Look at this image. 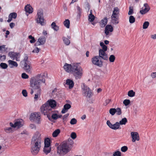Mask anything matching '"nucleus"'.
Listing matches in <instances>:
<instances>
[{
    "label": "nucleus",
    "instance_id": "obj_1",
    "mask_svg": "<svg viewBox=\"0 0 156 156\" xmlns=\"http://www.w3.org/2000/svg\"><path fill=\"white\" fill-rule=\"evenodd\" d=\"M47 76L46 72L39 74L31 78L30 80V87L34 90H37V93L35 94L34 99L37 100L38 99L39 95H40L41 90V86L42 83L46 85L45 78Z\"/></svg>",
    "mask_w": 156,
    "mask_h": 156
},
{
    "label": "nucleus",
    "instance_id": "obj_2",
    "mask_svg": "<svg viewBox=\"0 0 156 156\" xmlns=\"http://www.w3.org/2000/svg\"><path fill=\"white\" fill-rule=\"evenodd\" d=\"M73 144V141L70 138L63 142L57 147V153L60 156L64 155L70 151Z\"/></svg>",
    "mask_w": 156,
    "mask_h": 156
},
{
    "label": "nucleus",
    "instance_id": "obj_3",
    "mask_svg": "<svg viewBox=\"0 0 156 156\" xmlns=\"http://www.w3.org/2000/svg\"><path fill=\"white\" fill-rule=\"evenodd\" d=\"M71 72L76 79H80L83 74L82 68L77 63L72 64Z\"/></svg>",
    "mask_w": 156,
    "mask_h": 156
},
{
    "label": "nucleus",
    "instance_id": "obj_4",
    "mask_svg": "<svg viewBox=\"0 0 156 156\" xmlns=\"http://www.w3.org/2000/svg\"><path fill=\"white\" fill-rule=\"evenodd\" d=\"M43 142L40 134L39 132H37L32 139L31 144L37 147H41V143Z\"/></svg>",
    "mask_w": 156,
    "mask_h": 156
},
{
    "label": "nucleus",
    "instance_id": "obj_5",
    "mask_svg": "<svg viewBox=\"0 0 156 156\" xmlns=\"http://www.w3.org/2000/svg\"><path fill=\"white\" fill-rule=\"evenodd\" d=\"M37 15L38 17L37 19V23L41 26L45 25L46 23L44 20L43 10L41 9L38 10L37 12Z\"/></svg>",
    "mask_w": 156,
    "mask_h": 156
},
{
    "label": "nucleus",
    "instance_id": "obj_6",
    "mask_svg": "<svg viewBox=\"0 0 156 156\" xmlns=\"http://www.w3.org/2000/svg\"><path fill=\"white\" fill-rule=\"evenodd\" d=\"M40 109L41 113L44 115L47 114H50L52 112L51 107L46 102L41 106Z\"/></svg>",
    "mask_w": 156,
    "mask_h": 156
},
{
    "label": "nucleus",
    "instance_id": "obj_7",
    "mask_svg": "<svg viewBox=\"0 0 156 156\" xmlns=\"http://www.w3.org/2000/svg\"><path fill=\"white\" fill-rule=\"evenodd\" d=\"M83 95L86 97L90 98L92 95L91 90L90 89L84 84L82 86Z\"/></svg>",
    "mask_w": 156,
    "mask_h": 156
},
{
    "label": "nucleus",
    "instance_id": "obj_8",
    "mask_svg": "<svg viewBox=\"0 0 156 156\" xmlns=\"http://www.w3.org/2000/svg\"><path fill=\"white\" fill-rule=\"evenodd\" d=\"M40 118V114L38 112L31 113L30 117V120H33L37 124L41 123Z\"/></svg>",
    "mask_w": 156,
    "mask_h": 156
},
{
    "label": "nucleus",
    "instance_id": "obj_9",
    "mask_svg": "<svg viewBox=\"0 0 156 156\" xmlns=\"http://www.w3.org/2000/svg\"><path fill=\"white\" fill-rule=\"evenodd\" d=\"M91 61L93 64L99 67H101L103 65V62L100 60L99 56H98L93 57L91 59Z\"/></svg>",
    "mask_w": 156,
    "mask_h": 156
},
{
    "label": "nucleus",
    "instance_id": "obj_10",
    "mask_svg": "<svg viewBox=\"0 0 156 156\" xmlns=\"http://www.w3.org/2000/svg\"><path fill=\"white\" fill-rule=\"evenodd\" d=\"M106 124L109 127L112 129L116 130L119 129L120 124H119L118 122H116L114 124H112L110 121L108 120L106 122Z\"/></svg>",
    "mask_w": 156,
    "mask_h": 156
},
{
    "label": "nucleus",
    "instance_id": "obj_11",
    "mask_svg": "<svg viewBox=\"0 0 156 156\" xmlns=\"http://www.w3.org/2000/svg\"><path fill=\"white\" fill-rule=\"evenodd\" d=\"M46 38L44 36L40 37L38 39V41L35 44L34 46H37L44 44L46 42Z\"/></svg>",
    "mask_w": 156,
    "mask_h": 156
},
{
    "label": "nucleus",
    "instance_id": "obj_12",
    "mask_svg": "<svg viewBox=\"0 0 156 156\" xmlns=\"http://www.w3.org/2000/svg\"><path fill=\"white\" fill-rule=\"evenodd\" d=\"M105 52V51H104L101 49H100L99 50V56H99V58H101L104 60H108V57L107 54Z\"/></svg>",
    "mask_w": 156,
    "mask_h": 156
},
{
    "label": "nucleus",
    "instance_id": "obj_13",
    "mask_svg": "<svg viewBox=\"0 0 156 156\" xmlns=\"http://www.w3.org/2000/svg\"><path fill=\"white\" fill-rule=\"evenodd\" d=\"M132 141L134 142L136 141H139L140 140V137L138 133L137 132H132L131 133Z\"/></svg>",
    "mask_w": 156,
    "mask_h": 156
},
{
    "label": "nucleus",
    "instance_id": "obj_14",
    "mask_svg": "<svg viewBox=\"0 0 156 156\" xmlns=\"http://www.w3.org/2000/svg\"><path fill=\"white\" fill-rule=\"evenodd\" d=\"M22 65L23 66V69L26 72L28 73H31L32 70V68L30 66V62L28 63H26Z\"/></svg>",
    "mask_w": 156,
    "mask_h": 156
},
{
    "label": "nucleus",
    "instance_id": "obj_15",
    "mask_svg": "<svg viewBox=\"0 0 156 156\" xmlns=\"http://www.w3.org/2000/svg\"><path fill=\"white\" fill-rule=\"evenodd\" d=\"M46 103L48 105L51 107V110L56 105V102L54 100H49L46 102Z\"/></svg>",
    "mask_w": 156,
    "mask_h": 156
},
{
    "label": "nucleus",
    "instance_id": "obj_16",
    "mask_svg": "<svg viewBox=\"0 0 156 156\" xmlns=\"http://www.w3.org/2000/svg\"><path fill=\"white\" fill-rule=\"evenodd\" d=\"M41 147L32 145L31 148V152L33 155L37 154L39 152Z\"/></svg>",
    "mask_w": 156,
    "mask_h": 156
},
{
    "label": "nucleus",
    "instance_id": "obj_17",
    "mask_svg": "<svg viewBox=\"0 0 156 156\" xmlns=\"http://www.w3.org/2000/svg\"><path fill=\"white\" fill-rule=\"evenodd\" d=\"M145 8L140 11V13L142 14H144L147 12L150 9V7L147 4L145 3L144 4Z\"/></svg>",
    "mask_w": 156,
    "mask_h": 156
},
{
    "label": "nucleus",
    "instance_id": "obj_18",
    "mask_svg": "<svg viewBox=\"0 0 156 156\" xmlns=\"http://www.w3.org/2000/svg\"><path fill=\"white\" fill-rule=\"evenodd\" d=\"M113 28L111 25H108L105 28V33L106 35H108L109 34V32H112L113 31Z\"/></svg>",
    "mask_w": 156,
    "mask_h": 156
},
{
    "label": "nucleus",
    "instance_id": "obj_19",
    "mask_svg": "<svg viewBox=\"0 0 156 156\" xmlns=\"http://www.w3.org/2000/svg\"><path fill=\"white\" fill-rule=\"evenodd\" d=\"M8 62L9 64V66L11 68L16 67L18 66L17 63L16 62L12 60H8Z\"/></svg>",
    "mask_w": 156,
    "mask_h": 156
},
{
    "label": "nucleus",
    "instance_id": "obj_20",
    "mask_svg": "<svg viewBox=\"0 0 156 156\" xmlns=\"http://www.w3.org/2000/svg\"><path fill=\"white\" fill-rule=\"evenodd\" d=\"M72 67V64H69L66 63L64 66V68L66 71L68 73H70L71 72Z\"/></svg>",
    "mask_w": 156,
    "mask_h": 156
},
{
    "label": "nucleus",
    "instance_id": "obj_21",
    "mask_svg": "<svg viewBox=\"0 0 156 156\" xmlns=\"http://www.w3.org/2000/svg\"><path fill=\"white\" fill-rule=\"evenodd\" d=\"M66 84L69 86V88L70 89L72 88L74 85L73 81L70 79H68L66 80Z\"/></svg>",
    "mask_w": 156,
    "mask_h": 156
},
{
    "label": "nucleus",
    "instance_id": "obj_22",
    "mask_svg": "<svg viewBox=\"0 0 156 156\" xmlns=\"http://www.w3.org/2000/svg\"><path fill=\"white\" fill-rule=\"evenodd\" d=\"M112 22L114 24H117L119 23V16H111Z\"/></svg>",
    "mask_w": 156,
    "mask_h": 156
},
{
    "label": "nucleus",
    "instance_id": "obj_23",
    "mask_svg": "<svg viewBox=\"0 0 156 156\" xmlns=\"http://www.w3.org/2000/svg\"><path fill=\"white\" fill-rule=\"evenodd\" d=\"M17 17V14L15 12H12L11 13L9 16V19L7 20V22L9 23L10 22L12 18L16 19Z\"/></svg>",
    "mask_w": 156,
    "mask_h": 156
},
{
    "label": "nucleus",
    "instance_id": "obj_24",
    "mask_svg": "<svg viewBox=\"0 0 156 156\" xmlns=\"http://www.w3.org/2000/svg\"><path fill=\"white\" fill-rule=\"evenodd\" d=\"M71 107V105L68 104H66L64 106L63 108L62 109L61 112L62 113H65Z\"/></svg>",
    "mask_w": 156,
    "mask_h": 156
},
{
    "label": "nucleus",
    "instance_id": "obj_25",
    "mask_svg": "<svg viewBox=\"0 0 156 156\" xmlns=\"http://www.w3.org/2000/svg\"><path fill=\"white\" fill-rule=\"evenodd\" d=\"M25 9L26 12L29 13H32L33 11V9L29 4H27L25 7Z\"/></svg>",
    "mask_w": 156,
    "mask_h": 156
},
{
    "label": "nucleus",
    "instance_id": "obj_26",
    "mask_svg": "<svg viewBox=\"0 0 156 156\" xmlns=\"http://www.w3.org/2000/svg\"><path fill=\"white\" fill-rule=\"evenodd\" d=\"M23 124V120L22 119L20 121H17L15 122L16 127H17L18 128H20L22 126Z\"/></svg>",
    "mask_w": 156,
    "mask_h": 156
},
{
    "label": "nucleus",
    "instance_id": "obj_27",
    "mask_svg": "<svg viewBox=\"0 0 156 156\" xmlns=\"http://www.w3.org/2000/svg\"><path fill=\"white\" fill-rule=\"evenodd\" d=\"M92 10H90V13L88 15V20L90 22H93L94 20L95 19V16H94L92 14Z\"/></svg>",
    "mask_w": 156,
    "mask_h": 156
},
{
    "label": "nucleus",
    "instance_id": "obj_28",
    "mask_svg": "<svg viewBox=\"0 0 156 156\" xmlns=\"http://www.w3.org/2000/svg\"><path fill=\"white\" fill-rule=\"evenodd\" d=\"M51 148L50 146H44L43 151L46 154L50 153L51 151Z\"/></svg>",
    "mask_w": 156,
    "mask_h": 156
},
{
    "label": "nucleus",
    "instance_id": "obj_29",
    "mask_svg": "<svg viewBox=\"0 0 156 156\" xmlns=\"http://www.w3.org/2000/svg\"><path fill=\"white\" fill-rule=\"evenodd\" d=\"M119 9L117 7H115L112 12V16H119Z\"/></svg>",
    "mask_w": 156,
    "mask_h": 156
},
{
    "label": "nucleus",
    "instance_id": "obj_30",
    "mask_svg": "<svg viewBox=\"0 0 156 156\" xmlns=\"http://www.w3.org/2000/svg\"><path fill=\"white\" fill-rule=\"evenodd\" d=\"M107 21L108 20L107 17H105L104 19L102 20L100 23L101 27H104L107 24Z\"/></svg>",
    "mask_w": 156,
    "mask_h": 156
},
{
    "label": "nucleus",
    "instance_id": "obj_31",
    "mask_svg": "<svg viewBox=\"0 0 156 156\" xmlns=\"http://www.w3.org/2000/svg\"><path fill=\"white\" fill-rule=\"evenodd\" d=\"M28 56L27 55L25 54L24 57L23 59L21 62L22 64H23L25 63H29V62L28 60Z\"/></svg>",
    "mask_w": 156,
    "mask_h": 156
},
{
    "label": "nucleus",
    "instance_id": "obj_32",
    "mask_svg": "<svg viewBox=\"0 0 156 156\" xmlns=\"http://www.w3.org/2000/svg\"><path fill=\"white\" fill-rule=\"evenodd\" d=\"M5 131L7 133H10L13 132L14 129L10 127H5L4 128Z\"/></svg>",
    "mask_w": 156,
    "mask_h": 156
},
{
    "label": "nucleus",
    "instance_id": "obj_33",
    "mask_svg": "<svg viewBox=\"0 0 156 156\" xmlns=\"http://www.w3.org/2000/svg\"><path fill=\"white\" fill-rule=\"evenodd\" d=\"M51 27L55 31H57L59 30L58 26L56 24L55 22H53L51 23Z\"/></svg>",
    "mask_w": 156,
    "mask_h": 156
},
{
    "label": "nucleus",
    "instance_id": "obj_34",
    "mask_svg": "<svg viewBox=\"0 0 156 156\" xmlns=\"http://www.w3.org/2000/svg\"><path fill=\"white\" fill-rule=\"evenodd\" d=\"M19 54L18 53H16L12 52L11 53V57L12 58H13V60L16 59V61H18V56Z\"/></svg>",
    "mask_w": 156,
    "mask_h": 156
},
{
    "label": "nucleus",
    "instance_id": "obj_35",
    "mask_svg": "<svg viewBox=\"0 0 156 156\" xmlns=\"http://www.w3.org/2000/svg\"><path fill=\"white\" fill-rule=\"evenodd\" d=\"M127 122V120L126 118H124L122 119L119 122L120 125H125Z\"/></svg>",
    "mask_w": 156,
    "mask_h": 156
},
{
    "label": "nucleus",
    "instance_id": "obj_36",
    "mask_svg": "<svg viewBox=\"0 0 156 156\" xmlns=\"http://www.w3.org/2000/svg\"><path fill=\"white\" fill-rule=\"evenodd\" d=\"M63 40L64 43L66 45H69L70 43L69 39L65 37H63Z\"/></svg>",
    "mask_w": 156,
    "mask_h": 156
},
{
    "label": "nucleus",
    "instance_id": "obj_37",
    "mask_svg": "<svg viewBox=\"0 0 156 156\" xmlns=\"http://www.w3.org/2000/svg\"><path fill=\"white\" fill-rule=\"evenodd\" d=\"M65 26L67 28H69V27L70 21L69 19H66L63 22Z\"/></svg>",
    "mask_w": 156,
    "mask_h": 156
},
{
    "label": "nucleus",
    "instance_id": "obj_38",
    "mask_svg": "<svg viewBox=\"0 0 156 156\" xmlns=\"http://www.w3.org/2000/svg\"><path fill=\"white\" fill-rule=\"evenodd\" d=\"M50 146V140L49 138L46 139L44 140V146Z\"/></svg>",
    "mask_w": 156,
    "mask_h": 156
},
{
    "label": "nucleus",
    "instance_id": "obj_39",
    "mask_svg": "<svg viewBox=\"0 0 156 156\" xmlns=\"http://www.w3.org/2000/svg\"><path fill=\"white\" fill-rule=\"evenodd\" d=\"M135 93L132 90H129L128 93V95L130 97H132L135 95Z\"/></svg>",
    "mask_w": 156,
    "mask_h": 156
},
{
    "label": "nucleus",
    "instance_id": "obj_40",
    "mask_svg": "<svg viewBox=\"0 0 156 156\" xmlns=\"http://www.w3.org/2000/svg\"><path fill=\"white\" fill-rule=\"evenodd\" d=\"M60 130L59 129H57L55 130L52 133V136L54 137L57 136L60 133Z\"/></svg>",
    "mask_w": 156,
    "mask_h": 156
},
{
    "label": "nucleus",
    "instance_id": "obj_41",
    "mask_svg": "<svg viewBox=\"0 0 156 156\" xmlns=\"http://www.w3.org/2000/svg\"><path fill=\"white\" fill-rule=\"evenodd\" d=\"M135 19L134 17L133 16H130L129 17V21L130 23H133L135 22Z\"/></svg>",
    "mask_w": 156,
    "mask_h": 156
},
{
    "label": "nucleus",
    "instance_id": "obj_42",
    "mask_svg": "<svg viewBox=\"0 0 156 156\" xmlns=\"http://www.w3.org/2000/svg\"><path fill=\"white\" fill-rule=\"evenodd\" d=\"M8 65L5 63H1L0 64V67L2 69H5L8 67Z\"/></svg>",
    "mask_w": 156,
    "mask_h": 156
},
{
    "label": "nucleus",
    "instance_id": "obj_43",
    "mask_svg": "<svg viewBox=\"0 0 156 156\" xmlns=\"http://www.w3.org/2000/svg\"><path fill=\"white\" fill-rule=\"evenodd\" d=\"M149 23L148 21L145 22L143 25V29H146L149 26Z\"/></svg>",
    "mask_w": 156,
    "mask_h": 156
},
{
    "label": "nucleus",
    "instance_id": "obj_44",
    "mask_svg": "<svg viewBox=\"0 0 156 156\" xmlns=\"http://www.w3.org/2000/svg\"><path fill=\"white\" fill-rule=\"evenodd\" d=\"M115 57L113 55H110L109 58V61L111 62H114L115 60Z\"/></svg>",
    "mask_w": 156,
    "mask_h": 156
},
{
    "label": "nucleus",
    "instance_id": "obj_45",
    "mask_svg": "<svg viewBox=\"0 0 156 156\" xmlns=\"http://www.w3.org/2000/svg\"><path fill=\"white\" fill-rule=\"evenodd\" d=\"M115 112L116 114L118 115H120L122 113V110L120 108H118L115 109Z\"/></svg>",
    "mask_w": 156,
    "mask_h": 156
},
{
    "label": "nucleus",
    "instance_id": "obj_46",
    "mask_svg": "<svg viewBox=\"0 0 156 156\" xmlns=\"http://www.w3.org/2000/svg\"><path fill=\"white\" fill-rule=\"evenodd\" d=\"M109 113L112 115H113L116 113L115 109V108H111L109 110Z\"/></svg>",
    "mask_w": 156,
    "mask_h": 156
},
{
    "label": "nucleus",
    "instance_id": "obj_47",
    "mask_svg": "<svg viewBox=\"0 0 156 156\" xmlns=\"http://www.w3.org/2000/svg\"><path fill=\"white\" fill-rule=\"evenodd\" d=\"M130 102V101L129 99H125L123 101V104L126 106L128 105Z\"/></svg>",
    "mask_w": 156,
    "mask_h": 156
},
{
    "label": "nucleus",
    "instance_id": "obj_48",
    "mask_svg": "<svg viewBox=\"0 0 156 156\" xmlns=\"http://www.w3.org/2000/svg\"><path fill=\"white\" fill-rule=\"evenodd\" d=\"M77 122L76 119L75 118H73L71 119L70 122L71 125H74Z\"/></svg>",
    "mask_w": 156,
    "mask_h": 156
},
{
    "label": "nucleus",
    "instance_id": "obj_49",
    "mask_svg": "<svg viewBox=\"0 0 156 156\" xmlns=\"http://www.w3.org/2000/svg\"><path fill=\"white\" fill-rule=\"evenodd\" d=\"M128 149V148L126 146H124L121 147V151L122 152H126Z\"/></svg>",
    "mask_w": 156,
    "mask_h": 156
},
{
    "label": "nucleus",
    "instance_id": "obj_50",
    "mask_svg": "<svg viewBox=\"0 0 156 156\" xmlns=\"http://www.w3.org/2000/svg\"><path fill=\"white\" fill-rule=\"evenodd\" d=\"M5 46L4 45L0 46V51L2 52L5 51L7 50V48L5 47Z\"/></svg>",
    "mask_w": 156,
    "mask_h": 156
},
{
    "label": "nucleus",
    "instance_id": "obj_51",
    "mask_svg": "<svg viewBox=\"0 0 156 156\" xmlns=\"http://www.w3.org/2000/svg\"><path fill=\"white\" fill-rule=\"evenodd\" d=\"M57 120L58 119V115L56 113H54L52 115L51 119Z\"/></svg>",
    "mask_w": 156,
    "mask_h": 156
},
{
    "label": "nucleus",
    "instance_id": "obj_52",
    "mask_svg": "<svg viewBox=\"0 0 156 156\" xmlns=\"http://www.w3.org/2000/svg\"><path fill=\"white\" fill-rule=\"evenodd\" d=\"M121 153L119 151H116L113 154V156H121Z\"/></svg>",
    "mask_w": 156,
    "mask_h": 156
},
{
    "label": "nucleus",
    "instance_id": "obj_53",
    "mask_svg": "<svg viewBox=\"0 0 156 156\" xmlns=\"http://www.w3.org/2000/svg\"><path fill=\"white\" fill-rule=\"evenodd\" d=\"M71 137L73 139H75L76 137V135L75 133L72 132L71 134Z\"/></svg>",
    "mask_w": 156,
    "mask_h": 156
},
{
    "label": "nucleus",
    "instance_id": "obj_54",
    "mask_svg": "<svg viewBox=\"0 0 156 156\" xmlns=\"http://www.w3.org/2000/svg\"><path fill=\"white\" fill-rule=\"evenodd\" d=\"M23 79H27L29 77L25 73H23L21 75Z\"/></svg>",
    "mask_w": 156,
    "mask_h": 156
},
{
    "label": "nucleus",
    "instance_id": "obj_55",
    "mask_svg": "<svg viewBox=\"0 0 156 156\" xmlns=\"http://www.w3.org/2000/svg\"><path fill=\"white\" fill-rule=\"evenodd\" d=\"M133 8L132 7H130L129 8V11L128 14L130 15L133 14Z\"/></svg>",
    "mask_w": 156,
    "mask_h": 156
},
{
    "label": "nucleus",
    "instance_id": "obj_56",
    "mask_svg": "<svg viewBox=\"0 0 156 156\" xmlns=\"http://www.w3.org/2000/svg\"><path fill=\"white\" fill-rule=\"evenodd\" d=\"M22 93L23 95L25 97H27V93L26 90H23L22 91Z\"/></svg>",
    "mask_w": 156,
    "mask_h": 156
},
{
    "label": "nucleus",
    "instance_id": "obj_57",
    "mask_svg": "<svg viewBox=\"0 0 156 156\" xmlns=\"http://www.w3.org/2000/svg\"><path fill=\"white\" fill-rule=\"evenodd\" d=\"M151 77L152 79H154L156 77V72H153L151 74Z\"/></svg>",
    "mask_w": 156,
    "mask_h": 156
},
{
    "label": "nucleus",
    "instance_id": "obj_58",
    "mask_svg": "<svg viewBox=\"0 0 156 156\" xmlns=\"http://www.w3.org/2000/svg\"><path fill=\"white\" fill-rule=\"evenodd\" d=\"M40 49L37 47H36L32 51L33 52L37 53L39 51Z\"/></svg>",
    "mask_w": 156,
    "mask_h": 156
},
{
    "label": "nucleus",
    "instance_id": "obj_59",
    "mask_svg": "<svg viewBox=\"0 0 156 156\" xmlns=\"http://www.w3.org/2000/svg\"><path fill=\"white\" fill-rule=\"evenodd\" d=\"M29 126H30V128H31V129H36V126L34 124H30V125Z\"/></svg>",
    "mask_w": 156,
    "mask_h": 156
},
{
    "label": "nucleus",
    "instance_id": "obj_60",
    "mask_svg": "<svg viewBox=\"0 0 156 156\" xmlns=\"http://www.w3.org/2000/svg\"><path fill=\"white\" fill-rule=\"evenodd\" d=\"M69 114H67L64 115L63 117V119L64 121L66 120L67 118L69 116Z\"/></svg>",
    "mask_w": 156,
    "mask_h": 156
},
{
    "label": "nucleus",
    "instance_id": "obj_61",
    "mask_svg": "<svg viewBox=\"0 0 156 156\" xmlns=\"http://www.w3.org/2000/svg\"><path fill=\"white\" fill-rule=\"evenodd\" d=\"M102 50H103L104 51H106L107 49V47L105 45H104L102 47Z\"/></svg>",
    "mask_w": 156,
    "mask_h": 156
},
{
    "label": "nucleus",
    "instance_id": "obj_62",
    "mask_svg": "<svg viewBox=\"0 0 156 156\" xmlns=\"http://www.w3.org/2000/svg\"><path fill=\"white\" fill-rule=\"evenodd\" d=\"M36 41L34 39V38H33L31 39V40H30V42L31 43H34Z\"/></svg>",
    "mask_w": 156,
    "mask_h": 156
},
{
    "label": "nucleus",
    "instance_id": "obj_63",
    "mask_svg": "<svg viewBox=\"0 0 156 156\" xmlns=\"http://www.w3.org/2000/svg\"><path fill=\"white\" fill-rule=\"evenodd\" d=\"M151 37L153 39H156V34L151 35Z\"/></svg>",
    "mask_w": 156,
    "mask_h": 156
},
{
    "label": "nucleus",
    "instance_id": "obj_64",
    "mask_svg": "<svg viewBox=\"0 0 156 156\" xmlns=\"http://www.w3.org/2000/svg\"><path fill=\"white\" fill-rule=\"evenodd\" d=\"M15 24L14 23H11L10 24V27L11 28H12L15 26Z\"/></svg>",
    "mask_w": 156,
    "mask_h": 156
}]
</instances>
